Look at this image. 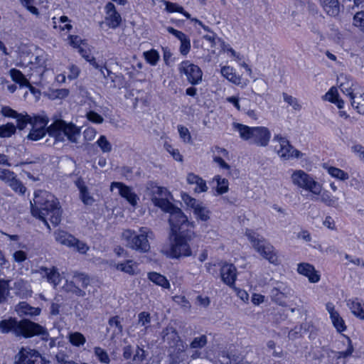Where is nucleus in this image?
Here are the masks:
<instances>
[{"label": "nucleus", "mask_w": 364, "mask_h": 364, "mask_svg": "<svg viewBox=\"0 0 364 364\" xmlns=\"http://www.w3.org/2000/svg\"><path fill=\"white\" fill-rule=\"evenodd\" d=\"M31 205L32 215L41 220L49 230L50 227L48 220L54 226L60 223L61 208L58 199L50 193L42 190L36 191L33 203L31 202Z\"/></svg>", "instance_id": "nucleus-1"}, {"label": "nucleus", "mask_w": 364, "mask_h": 364, "mask_svg": "<svg viewBox=\"0 0 364 364\" xmlns=\"http://www.w3.org/2000/svg\"><path fill=\"white\" fill-rule=\"evenodd\" d=\"M41 325L23 318L18 320L14 317H9L0 321V332L4 334L12 333L17 338H29L35 334L42 333Z\"/></svg>", "instance_id": "nucleus-2"}, {"label": "nucleus", "mask_w": 364, "mask_h": 364, "mask_svg": "<svg viewBox=\"0 0 364 364\" xmlns=\"http://www.w3.org/2000/svg\"><path fill=\"white\" fill-rule=\"evenodd\" d=\"M232 127L235 131L237 132L240 138L253 144L257 146L265 147L268 145L271 133L265 127H248L240 123H233Z\"/></svg>", "instance_id": "nucleus-3"}, {"label": "nucleus", "mask_w": 364, "mask_h": 364, "mask_svg": "<svg viewBox=\"0 0 364 364\" xmlns=\"http://www.w3.org/2000/svg\"><path fill=\"white\" fill-rule=\"evenodd\" d=\"M174 238L170 247L167 249H163L162 252L167 257L172 259L190 257L192 251L189 245V242L195 237L193 232H179L173 234Z\"/></svg>", "instance_id": "nucleus-4"}, {"label": "nucleus", "mask_w": 364, "mask_h": 364, "mask_svg": "<svg viewBox=\"0 0 364 364\" xmlns=\"http://www.w3.org/2000/svg\"><path fill=\"white\" fill-rule=\"evenodd\" d=\"M122 238L128 247L145 253L150 250L149 239L154 238V233L149 228L141 227L138 235L133 230H125L122 232Z\"/></svg>", "instance_id": "nucleus-5"}, {"label": "nucleus", "mask_w": 364, "mask_h": 364, "mask_svg": "<svg viewBox=\"0 0 364 364\" xmlns=\"http://www.w3.org/2000/svg\"><path fill=\"white\" fill-rule=\"evenodd\" d=\"M48 134L56 141H64L65 139L72 143H78L80 129L72 123L63 120H55L47 129Z\"/></svg>", "instance_id": "nucleus-6"}, {"label": "nucleus", "mask_w": 364, "mask_h": 364, "mask_svg": "<svg viewBox=\"0 0 364 364\" xmlns=\"http://www.w3.org/2000/svg\"><path fill=\"white\" fill-rule=\"evenodd\" d=\"M157 207L170 214L168 222L172 234H178L183 226H188L189 223L186 215L182 210L174 206L169 200H158L154 198Z\"/></svg>", "instance_id": "nucleus-7"}, {"label": "nucleus", "mask_w": 364, "mask_h": 364, "mask_svg": "<svg viewBox=\"0 0 364 364\" xmlns=\"http://www.w3.org/2000/svg\"><path fill=\"white\" fill-rule=\"evenodd\" d=\"M249 241L254 249L264 259L274 264H278V257L274 247L264 238L260 237L252 230H247L245 232Z\"/></svg>", "instance_id": "nucleus-8"}, {"label": "nucleus", "mask_w": 364, "mask_h": 364, "mask_svg": "<svg viewBox=\"0 0 364 364\" xmlns=\"http://www.w3.org/2000/svg\"><path fill=\"white\" fill-rule=\"evenodd\" d=\"M293 184L299 188L318 196L321 193L322 186L303 170L294 171L291 176Z\"/></svg>", "instance_id": "nucleus-9"}, {"label": "nucleus", "mask_w": 364, "mask_h": 364, "mask_svg": "<svg viewBox=\"0 0 364 364\" xmlns=\"http://www.w3.org/2000/svg\"><path fill=\"white\" fill-rule=\"evenodd\" d=\"M273 141L278 143L274 150L277 155L284 161L291 160L292 159H299L303 154L295 149L289 142V141L281 134H276L274 136Z\"/></svg>", "instance_id": "nucleus-10"}, {"label": "nucleus", "mask_w": 364, "mask_h": 364, "mask_svg": "<svg viewBox=\"0 0 364 364\" xmlns=\"http://www.w3.org/2000/svg\"><path fill=\"white\" fill-rule=\"evenodd\" d=\"M178 71L186 75L191 85H198L202 80L203 73L200 68L188 60H184L179 65Z\"/></svg>", "instance_id": "nucleus-11"}, {"label": "nucleus", "mask_w": 364, "mask_h": 364, "mask_svg": "<svg viewBox=\"0 0 364 364\" xmlns=\"http://www.w3.org/2000/svg\"><path fill=\"white\" fill-rule=\"evenodd\" d=\"M293 291L287 284L283 282H277L271 289L269 296L273 302L284 306H286V299L292 296Z\"/></svg>", "instance_id": "nucleus-12"}, {"label": "nucleus", "mask_w": 364, "mask_h": 364, "mask_svg": "<svg viewBox=\"0 0 364 364\" xmlns=\"http://www.w3.org/2000/svg\"><path fill=\"white\" fill-rule=\"evenodd\" d=\"M14 364H45V360L38 351L22 348L15 356Z\"/></svg>", "instance_id": "nucleus-13"}, {"label": "nucleus", "mask_w": 364, "mask_h": 364, "mask_svg": "<svg viewBox=\"0 0 364 364\" xmlns=\"http://www.w3.org/2000/svg\"><path fill=\"white\" fill-rule=\"evenodd\" d=\"M48 119L45 115H37L33 117L31 129L28 134V139L33 141H38L42 139L48 132L46 129Z\"/></svg>", "instance_id": "nucleus-14"}, {"label": "nucleus", "mask_w": 364, "mask_h": 364, "mask_svg": "<svg viewBox=\"0 0 364 364\" xmlns=\"http://www.w3.org/2000/svg\"><path fill=\"white\" fill-rule=\"evenodd\" d=\"M149 355L148 351L139 346L127 345L122 348V356L125 360H132L134 364H142Z\"/></svg>", "instance_id": "nucleus-15"}, {"label": "nucleus", "mask_w": 364, "mask_h": 364, "mask_svg": "<svg viewBox=\"0 0 364 364\" xmlns=\"http://www.w3.org/2000/svg\"><path fill=\"white\" fill-rule=\"evenodd\" d=\"M105 22L109 28H117L122 22V17L116 10L115 6L112 2H108L105 6Z\"/></svg>", "instance_id": "nucleus-16"}, {"label": "nucleus", "mask_w": 364, "mask_h": 364, "mask_svg": "<svg viewBox=\"0 0 364 364\" xmlns=\"http://www.w3.org/2000/svg\"><path fill=\"white\" fill-rule=\"evenodd\" d=\"M114 188L119 190L120 196L126 198L132 205L134 206L136 205L139 198L130 187L121 182H112L110 186L111 191H113Z\"/></svg>", "instance_id": "nucleus-17"}, {"label": "nucleus", "mask_w": 364, "mask_h": 364, "mask_svg": "<svg viewBox=\"0 0 364 364\" xmlns=\"http://www.w3.org/2000/svg\"><path fill=\"white\" fill-rule=\"evenodd\" d=\"M36 272L39 274L41 277L46 278L48 282L53 284L55 287L58 285L61 280L60 275L57 268L55 267H52L51 268L40 267Z\"/></svg>", "instance_id": "nucleus-18"}, {"label": "nucleus", "mask_w": 364, "mask_h": 364, "mask_svg": "<svg viewBox=\"0 0 364 364\" xmlns=\"http://www.w3.org/2000/svg\"><path fill=\"white\" fill-rule=\"evenodd\" d=\"M222 281L230 287L235 284L237 278V269L232 264H224L220 269Z\"/></svg>", "instance_id": "nucleus-19"}, {"label": "nucleus", "mask_w": 364, "mask_h": 364, "mask_svg": "<svg viewBox=\"0 0 364 364\" xmlns=\"http://www.w3.org/2000/svg\"><path fill=\"white\" fill-rule=\"evenodd\" d=\"M299 274L308 278L309 282L316 283L320 280V274L315 269L314 267L309 263H300L297 267Z\"/></svg>", "instance_id": "nucleus-20"}, {"label": "nucleus", "mask_w": 364, "mask_h": 364, "mask_svg": "<svg viewBox=\"0 0 364 364\" xmlns=\"http://www.w3.org/2000/svg\"><path fill=\"white\" fill-rule=\"evenodd\" d=\"M75 184L79 190L80 198L86 205H92L95 203V199L89 191L83 179L80 177L75 181Z\"/></svg>", "instance_id": "nucleus-21"}, {"label": "nucleus", "mask_w": 364, "mask_h": 364, "mask_svg": "<svg viewBox=\"0 0 364 364\" xmlns=\"http://www.w3.org/2000/svg\"><path fill=\"white\" fill-rule=\"evenodd\" d=\"M187 182L190 185H195L194 192L196 193H204L208 191L206 182L198 175L193 173H189L187 175Z\"/></svg>", "instance_id": "nucleus-22"}, {"label": "nucleus", "mask_w": 364, "mask_h": 364, "mask_svg": "<svg viewBox=\"0 0 364 364\" xmlns=\"http://www.w3.org/2000/svg\"><path fill=\"white\" fill-rule=\"evenodd\" d=\"M15 310L17 314L21 317L24 316H38L41 311L40 308L33 307L26 302H20L16 306Z\"/></svg>", "instance_id": "nucleus-23"}, {"label": "nucleus", "mask_w": 364, "mask_h": 364, "mask_svg": "<svg viewBox=\"0 0 364 364\" xmlns=\"http://www.w3.org/2000/svg\"><path fill=\"white\" fill-rule=\"evenodd\" d=\"M325 12L330 16L336 17L340 13L338 0H319Z\"/></svg>", "instance_id": "nucleus-24"}, {"label": "nucleus", "mask_w": 364, "mask_h": 364, "mask_svg": "<svg viewBox=\"0 0 364 364\" xmlns=\"http://www.w3.org/2000/svg\"><path fill=\"white\" fill-rule=\"evenodd\" d=\"M164 341L167 342L169 345H175L180 341V337L176 328L168 325L161 332Z\"/></svg>", "instance_id": "nucleus-25"}, {"label": "nucleus", "mask_w": 364, "mask_h": 364, "mask_svg": "<svg viewBox=\"0 0 364 364\" xmlns=\"http://www.w3.org/2000/svg\"><path fill=\"white\" fill-rule=\"evenodd\" d=\"M347 305L353 315L360 319L364 320V303L360 301L358 299H349Z\"/></svg>", "instance_id": "nucleus-26"}, {"label": "nucleus", "mask_w": 364, "mask_h": 364, "mask_svg": "<svg viewBox=\"0 0 364 364\" xmlns=\"http://www.w3.org/2000/svg\"><path fill=\"white\" fill-rule=\"evenodd\" d=\"M3 176L9 175V177L11 176L9 181V186L16 193L23 194L26 190V187L23 183L18 179H16L13 175L14 173L9 170H4L1 171Z\"/></svg>", "instance_id": "nucleus-27"}, {"label": "nucleus", "mask_w": 364, "mask_h": 364, "mask_svg": "<svg viewBox=\"0 0 364 364\" xmlns=\"http://www.w3.org/2000/svg\"><path fill=\"white\" fill-rule=\"evenodd\" d=\"M151 201L154 203L155 206L157 207V205L156 204V201L154 200V198H156L158 200H168V196L170 195V192L164 187L160 186H154L151 189Z\"/></svg>", "instance_id": "nucleus-28"}, {"label": "nucleus", "mask_w": 364, "mask_h": 364, "mask_svg": "<svg viewBox=\"0 0 364 364\" xmlns=\"http://www.w3.org/2000/svg\"><path fill=\"white\" fill-rule=\"evenodd\" d=\"M148 279L155 284L160 286L164 289L170 288L168 280L164 275L156 272L148 273Z\"/></svg>", "instance_id": "nucleus-29"}, {"label": "nucleus", "mask_w": 364, "mask_h": 364, "mask_svg": "<svg viewBox=\"0 0 364 364\" xmlns=\"http://www.w3.org/2000/svg\"><path fill=\"white\" fill-rule=\"evenodd\" d=\"M268 90L267 82L262 78L255 79L252 82V91L255 95L263 96Z\"/></svg>", "instance_id": "nucleus-30"}, {"label": "nucleus", "mask_w": 364, "mask_h": 364, "mask_svg": "<svg viewBox=\"0 0 364 364\" xmlns=\"http://www.w3.org/2000/svg\"><path fill=\"white\" fill-rule=\"evenodd\" d=\"M351 105L360 114H364V92H356L355 95H352Z\"/></svg>", "instance_id": "nucleus-31"}, {"label": "nucleus", "mask_w": 364, "mask_h": 364, "mask_svg": "<svg viewBox=\"0 0 364 364\" xmlns=\"http://www.w3.org/2000/svg\"><path fill=\"white\" fill-rule=\"evenodd\" d=\"M240 364V361H237L235 355H232L226 350H222L218 353V358L214 361V364Z\"/></svg>", "instance_id": "nucleus-32"}, {"label": "nucleus", "mask_w": 364, "mask_h": 364, "mask_svg": "<svg viewBox=\"0 0 364 364\" xmlns=\"http://www.w3.org/2000/svg\"><path fill=\"white\" fill-rule=\"evenodd\" d=\"M161 2H163L165 6V10L168 13H173V12H178L182 14L186 18H191V14L186 11L184 9L177 4L176 3H172L166 0H161Z\"/></svg>", "instance_id": "nucleus-33"}, {"label": "nucleus", "mask_w": 364, "mask_h": 364, "mask_svg": "<svg viewBox=\"0 0 364 364\" xmlns=\"http://www.w3.org/2000/svg\"><path fill=\"white\" fill-rule=\"evenodd\" d=\"M354 351V348L352 341L349 338H347V349L343 351H333L331 350L332 357L334 359L339 360L341 358H347L350 357Z\"/></svg>", "instance_id": "nucleus-34"}, {"label": "nucleus", "mask_w": 364, "mask_h": 364, "mask_svg": "<svg viewBox=\"0 0 364 364\" xmlns=\"http://www.w3.org/2000/svg\"><path fill=\"white\" fill-rule=\"evenodd\" d=\"M10 75L13 81L16 83H18L22 87H30L31 85L28 80L26 78V77L23 75V73L15 68H12L10 70Z\"/></svg>", "instance_id": "nucleus-35"}, {"label": "nucleus", "mask_w": 364, "mask_h": 364, "mask_svg": "<svg viewBox=\"0 0 364 364\" xmlns=\"http://www.w3.org/2000/svg\"><path fill=\"white\" fill-rule=\"evenodd\" d=\"M63 289L65 291L74 294L77 296L83 297L86 295V293L84 290L80 289L76 284L74 282V279L71 281H66V283L63 286Z\"/></svg>", "instance_id": "nucleus-36"}, {"label": "nucleus", "mask_w": 364, "mask_h": 364, "mask_svg": "<svg viewBox=\"0 0 364 364\" xmlns=\"http://www.w3.org/2000/svg\"><path fill=\"white\" fill-rule=\"evenodd\" d=\"M94 355L97 360L102 364H110L112 360L107 351L101 347H95Z\"/></svg>", "instance_id": "nucleus-37"}, {"label": "nucleus", "mask_w": 364, "mask_h": 364, "mask_svg": "<svg viewBox=\"0 0 364 364\" xmlns=\"http://www.w3.org/2000/svg\"><path fill=\"white\" fill-rule=\"evenodd\" d=\"M54 235L55 239L58 242L68 247H69L70 244H72V240L74 237L63 230H59L54 232Z\"/></svg>", "instance_id": "nucleus-38"}, {"label": "nucleus", "mask_w": 364, "mask_h": 364, "mask_svg": "<svg viewBox=\"0 0 364 364\" xmlns=\"http://www.w3.org/2000/svg\"><path fill=\"white\" fill-rule=\"evenodd\" d=\"M69 342L75 347H80L86 343L84 335L80 332H72L68 336Z\"/></svg>", "instance_id": "nucleus-39"}, {"label": "nucleus", "mask_w": 364, "mask_h": 364, "mask_svg": "<svg viewBox=\"0 0 364 364\" xmlns=\"http://www.w3.org/2000/svg\"><path fill=\"white\" fill-rule=\"evenodd\" d=\"M339 87L345 95L349 96L350 99L352 95H355L356 92H358L356 86L353 85L352 81L348 80H346V82H341Z\"/></svg>", "instance_id": "nucleus-40"}, {"label": "nucleus", "mask_w": 364, "mask_h": 364, "mask_svg": "<svg viewBox=\"0 0 364 364\" xmlns=\"http://www.w3.org/2000/svg\"><path fill=\"white\" fill-rule=\"evenodd\" d=\"M193 213L202 221H207L210 218V210L201 202L193 209Z\"/></svg>", "instance_id": "nucleus-41"}, {"label": "nucleus", "mask_w": 364, "mask_h": 364, "mask_svg": "<svg viewBox=\"0 0 364 364\" xmlns=\"http://www.w3.org/2000/svg\"><path fill=\"white\" fill-rule=\"evenodd\" d=\"M137 267L136 263L132 260H127L123 263H119L117 265V269L130 275H134Z\"/></svg>", "instance_id": "nucleus-42"}, {"label": "nucleus", "mask_w": 364, "mask_h": 364, "mask_svg": "<svg viewBox=\"0 0 364 364\" xmlns=\"http://www.w3.org/2000/svg\"><path fill=\"white\" fill-rule=\"evenodd\" d=\"M74 282L79 287L86 289L90 283V277L83 273L75 272L73 274Z\"/></svg>", "instance_id": "nucleus-43"}, {"label": "nucleus", "mask_w": 364, "mask_h": 364, "mask_svg": "<svg viewBox=\"0 0 364 364\" xmlns=\"http://www.w3.org/2000/svg\"><path fill=\"white\" fill-rule=\"evenodd\" d=\"M213 180L217 182L216 191H217L218 194L222 195L228 191L229 183L227 179L222 178L220 176H215L214 177Z\"/></svg>", "instance_id": "nucleus-44"}, {"label": "nucleus", "mask_w": 364, "mask_h": 364, "mask_svg": "<svg viewBox=\"0 0 364 364\" xmlns=\"http://www.w3.org/2000/svg\"><path fill=\"white\" fill-rule=\"evenodd\" d=\"M328 173L332 177L339 179L341 181H346L349 178V175L348 173L345 172L344 171H343L338 168L334 167V166L328 167Z\"/></svg>", "instance_id": "nucleus-45"}, {"label": "nucleus", "mask_w": 364, "mask_h": 364, "mask_svg": "<svg viewBox=\"0 0 364 364\" xmlns=\"http://www.w3.org/2000/svg\"><path fill=\"white\" fill-rule=\"evenodd\" d=\"M71 243L72 244H70L69 247H73L75 250L81 254H85L89 250V247L86 243L79 240L75 237H73Z\"/></svg>", "instance_id": "nucleus-46"}, {"label": "nucleus", "mask_w": 364, "mask_h": 364, "mask_svg": "<svg viewBox=\"0 0 364 364\" xmlns=\"http://www.w3.org/2000/svg\"><path fill=\"white\" fill-rule=\"evenodd\" d=\"M17 121L16 127L19 129H23L28 124H32L33 117H31L30 115L18 114L17 117H16Z\"/></svg>", "instance_id": "nucleus-47"}, {"label": "nucleus", "mask_w": 364, "mask_h": 364, "mask_svg": "<svg viewBox=\"0 0 364 364\" xmlns=\"http://www.w3.org/2000/svg\"><path fill=\"white\" fill-rule=\"evenodd\" d=\"M41 328L43 330H41L42 331V333L35 334V336H41V339L43 341L48 342V347L49 348H53L56 346V339L54 338H50L48 331L47 329L41 326Z\"/></svg>", "instance_id": "nucleus-48"}, {"label": "nucleus", "mask_w": 364, "mask_h": 364, "mask_svg": "<svg viewBox=\"0 0 364 364\" xmlns=\"http://www.w3.org/2000/svg\"><path fill=\"white\" fill-rule=\"evenodd\" d=\"M16 127L12 123L0 126V137H9L16 132Z\"/></svg>", "instance_id": "nucleus-49"}, {"label": "nucleus", "mask_w": 364, "mask_h": 364, "mask_svg": "<svg viewBox=\"0 0 364 364\" xmlns=\"http://www.w3.org/2000/svg\"><path fill=\"white\" fill-rule=\"evenodd\" d=\"M353 25L364 33V11L357 12L353 18Z\"/></svg>", "instance_id": "nucleus-50"}, {"label": "nucleus", "mask_w": 364, "mask_h": 364, "mask_svg": "<svg viewBox=\"0 0 364 364\" xmlns=\"http://www.w3.org/2000/svg\"><path fill=\"white\" fill-rule=\"evenodd\" d=\"M105 70L107 73V76L111 79V81L113 83V87H120L123 85L124 77L122 75H117L115 73H113L107 68H105Z\"/></svg>", "instance_id": "nucleus-51"}, {"label": "nucleus", "mask_w": 364, "mask_h": 364, "mask_svg": "<svg viewBox=\"0 0 364 364\" xmlns=\"http://www.w3.org/2000/svg\"><path fill=\"white\" fill-rule=\"evenodd\" d=\"M146 60L151 65H156L159 60V54L156 50H150L144 53Z\"/></svg>", "instance_id": "nucleus-52"}, {"label": "nucleus", "mask_w": 364, "mask_h": 364, "mask_svg": "<svg viewBox=\"0 0 364 364\" xmlns=\"http://www.w3.org/2000/svg\"><path fill=\"white\" fill-rule=\"evenodd\" d=\"M164 149L171 154L174 160L179 162H183V156L180 154V151L178 149L174 148L172 145L168 143L164 144Z\"/></svg>", "instance_id": "nucleus-53"}, {"label": "nucleus", "mask_w": 364, "mask_h": 364, "mask_svg": "<svg viewBox=\"0 0 364 364\" xmlns=\"http://www.w3.org/2000/svg\"><path fill=\"white\" fill-rule=\"evenodd\" d=\"M97 144L104 153H109L112 149V144L104 135L100 136V137L97 141Z\"/></svg>", "instance_id": "nucleus-54"}, {"label": "nucleus", "mask_w": 364, "mask_h": 364, "mask_svg": "<svg viewBox=\"0 0 364 364\" xmlns=\"http://www.w3.org/2000/svg\"><path fill=\"white\" fill-rule=\"evenodd\" d=\"M331 321L336 328V330L341 333L346 329V326L345 325L343 319L340 316L339 314H334L333 316L331 318Z\"/></svg>", "instance_id": "nucleus-55"}, {"label": "nucleus", "mask_w": 364, "mask_h": 364, "mask_svg": "<svg viewBox=\"0 0 364 364\" xmlns=\"http://www.w3.org/2000/svg\"><path fill=\"white\" fill-rule=\"evenodd\" d=\"M138 323L146 330L151 323L150 314L145 311L139 313L138 315Z\"/></svg>", "instance_id": "nucleus-56"}, {"label": "nucleus", "mask_w": 364, "mask_h": 364, "mask_svg": "<svg viewBox=\"0 0 364 364\" xmlns=\"http://www.w3.org/2000/svg\"><path fill=\"white\" fill-rule=\"evenodd\" d=\"M179 136L183 142L190 144L192 142L191 133L187 127L183 125L178 126Z\"/></svg>", "instance_id": "nucleus-57"}, {"label": "nucleus", "mask_w": 364, "mask_h": 364, "mask_svg": "<svg viewBox=\"0 0 364 364\" xmlns=\"http://www.w3.org/2000/svg\"><path fill=\"white\" fill-rule=\"evenodd\" d=\"M9 282L0 279V303H4L6 300L9 294Z\"/></svg>", "instance_id": "nucleus-58"}, {"label": "nucleus", "mask_w": 364, "mask_h": 364, "mask_svg": "<svg viewBox=\"0 0 364 364\" xmlns=\"http://www.w3.org/2000/svg\"><path fill=\"white\" fill-rule=\"evenodd\" d=\"M283 98L284 102L288 103L290 106L293 107L295 110H300L301 109V105L299 103V101L296 98L287 95V93H283Z\"/></svg>", "instance_id": "nucleus-59"}, {"label": "nucleus", "mask_w": 364, "mask_h": 364, "mask_svg": "<svg viewBox=\"0 0 364 364\" xmlns=\"http://www.w3.org/2000/svg\"><path fill=\"white\" fill-rule=\"evenodd\" d=\"M180 53L181 55L186 56L188 55L191 50V41L188 36H185L182 41H180Z\"/></svg>", "instance_id": "nucleus-60"}, {"label": "nucleus", "mask_w": 364, "mask_h": 364, "mask_svg": "<svg viewBox=\"0 0 364 364\" xmlns=\"http://www.w3.org/2000/svg\"><path fill=\"white\" fill-rule=\"evenodd\" d=\"M207 343V337L205 335H202L199 337H196L191 343V347L192 348H202Z\"/></svg>", "instance_id": "nucleus-61"}, {"label": "nucleus", "mask_w": 364, "mask_h": 364, "mask_svg": "<svg viewBox=\"0 0 364 364\" xmlns=\"http://www.w3.org/2000/svg\"><path fill=\"white\" fill-rule=\"evenodd\" d=\"M182 199L183 202L193 210L198 206V205L200 203L196 199L192 198L188 194L184 193L182 195Z\"/></svg>", "instance_id": "nucleus-62"}, {"label": "nucleus", "mask_w": 364, "mask_h": 364, "mask_svg": "<svg viewBox=\"0 0 364 364\" xmlns=\"http://www.w3.org/2000/svg\"><path fill=\"white\" fill-rule=\"evenodd\" d=\"M68 78L70 80H75L79 76V74L80 73V68L75 65H70L68 66Z\"/></svg>", "instance_id": "nucleus-63"}, {"label": "nucleus", "mask_w": 364, "mask_h": 364, "mask_svg": "<svg viewBox=\"0 0 364 364\" xmlns=\"http://www.w3.org/2000/svg\"><path fill=\"white\" fill-rule=\"evenodd\" d=\"M351 151L364 162V146L360 144H355L351 147Z\"/></svg>", "instance_id": "nucleus-64"}]
</instances>
